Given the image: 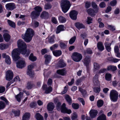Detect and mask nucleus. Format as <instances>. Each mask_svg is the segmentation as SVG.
Here are the masks:
<instances>
[{"label": "nucleus", "mask_w": 120, "mask_h": 120, "mask_svg": "<svg viewBox=\"0 0 120 120\" xmlns=\"http://www.w3.org/2000/svg\"><path fill=\"white\" fill-rule=\"evenodd\" d=\"M18 48L14 49L11 52V55L15 61H16L20 58V53L28 56L30 52V51L26 50L27 46L25 42L21 39L19 40L17 42Z\"/></svg>", "instance_id": "obj_1"}, {"label": "nucleus", "mask_w": 120, "mask_h": 120, "mask_svg": "<svg viewBox=\"0 0 120 120\" xmlns=\"http://www.w3.org/2000/svg\"><path fill=\"white\" fill-rule=\"evenodd\" d=\"M34 35V31L32 29L28 28L24 34L22 35V38L26 42H29L32 40Z\"/></svg>", "instance_id": "obj_2"}, {"label": "nucleus", "mask_w": 120, "mask_h": 120, "mask_svg": "<svg viewBox=\"0 0 120 120\" xmlns=\"http://www.w3.org/2000/svg\"><path fill=\"white\" fill-rule=\"evenodd\" d=\"M61 6L63 11L64 13H66L70 7V2L67 0L61 1Z\"/></svg>", "instance_id": "obj_3"}, {"label": "nucleus", "mask_w": 120, "mask_h": 120, "mask_svg": "<svg viewBox=\"0 0 120 120\" xmlns=\"http://www.w3.org/2000/svg\"><path fill=\"white\" fill-rule=\"evenodd\" d=\"M34 9L35 11H34L31 13V16L32 19L36 18L40 15V12L42 10L41 7L40 6H37L35 7Z\"/></svg>", "instance_id": "obj_4"}, {"label": "nucleus", "mask_w": 120, "mask_h": 120, "mask_svg": "<svg viewBox=\"0 0 120 120\" xmlns=\"http://www.w3.org/2000/svg\"><path fill=\"white\" fill-rule=\"evenodd\" d=\"M71 57L74 61L78 62L82 59V56L80 53L75 52L73 53Z\"/></svg>", "instance_id": "obj_5"}, {"label": "nucleus", "mask_w": 120, "mask_h": 120, "mask_svg": "<svg viewBox=\"0 0 120 120\" xmlns=\"http://www.w3.org/2000/svg\"><path fill=\"white\" fill-rule=\"evenodd\" d=\"M110 96L112 101L114 102L116 101H117L118 97V93L116 90H112L110 91Z\"/></svg>", "instance_id": "obj_6"}, {"label": "nucleus", "mask_w": 120, "mask_h": 120, "mask_svg": "<svg viewBox=\"0 0 120 120\" xmlns=\"http://www.w3.org/2000/svg\"><path fill=\"white\" fill-rule=\"evenodd\" d=\"M43 90H45V93L46 94H48L51 93L52 91V89L51 86L48 87L46 85H44L42 87Z\"/></svg>", "instance_id": "obj_7"}, {"label": "nucleus", "mask_w": 120, "mask_h": 120, "mask_svg": "<svg viewBox=\"0 0 120 120\" xmlns=\"http://www.w3.org/2000/svg\"><path fill=\"white\" fill-rule=\"evenodd\" d=\"M61 111L62 113H67L68 114H70L72 112L71 110L66 108L65 105L64 103L61 106Z\"/></svg>", "instance_id": "obj_8"}, {"label": "nucleus", "mask_w": 120, "mask_h": 120, "mask_svg": "<svg viewBox=\"0 0 120 120\" xmlns=\"http://www.w3.org/2000/svg\"><path fill=\"white\" fill-rule=\"evenodd\" d=\"M5 7L7 10L11 11L15 8V4L13 3H10L6 4Z\"/></svg>", "instance_id": "obj_9"}, {"label": "nucleus", "mask_w": 120, "mask_h": 120, "mask_svg": "<svg viewBox=\"0 0 120 120\" xmlns=\"http://www.w3.org/2000/svg\"><path fill=\"white\" fill-rule=\"evenodd\" d=\"M13 76V72L11 71H7L6 73V79L7 80L10 81L12 79Z\"/></svg>", "instance_id": "obj_10"}, {"label": "nucleus", "mask_w": 120, "mask_h": 120, "mask_svg": "<svg viewBox=\"0 0 120 120\" xmlns=\"http://www.w3.org/2000/svg\"><path fill=\"white\" fill-rule=\"evenodd\" d=\"M77 14L78 13L77 11L75 10H73L70 12L69 15L72 19L76 20L77 18Z\"/></svg>", "instance_id": "obj_11"}, {"label": "nucleus", "mask_w": 120, "mask_h": 120, "mask_svg": "<svg viewBox=\"0 0 120 120\" xmlns=\"http://www.w3.org/2000/svg\"><path fill=\"white\" fill-rule=\"evenodd\" d=\"M17 67L19 68H22L25 66V61L23 60L19 61L16 63Z\"/></svg>", "instance_id": "obj_12"}, {"label": "nucleus", "mask_w": 120, "mask_h": 120, "mask_svg": "<svg viewBox=\"0 0 120 120\" xmlns=\"http://www.w3.org/2000/svg\"><path fill=\"white\" fill-rule=\"evenodd\" d=\"M90 59L89 56H86L83 60V62L84 64L87 67L90 62Z\"/></svg>", "instance_id": "obj_13"}, {"label": "nucleus", "mask_w": 120, "mask_h": 120, "mask_svg": "<svg viewBox=\"0 0 120 120\" xmlns=\"http://www.w3.org/2000/svg\"><path fill=\"white\" fill-rule=\"evenodd\" d=\"M98 113V111L96 110L92 109L90 111V114L91 118H95Z\"/></svg>", "instance_id": "obj_14"}, {"label": "nucleus", "mask_w": 120, "mask_h": 120, "mask_svg": "<svg viewBox=\"0 0 120 120\" xmlns=\"http://www.w3.org/2000/svg\"><path fill=\"white\" fill-rule=\"evenodd\" d=\"M97 46L98 49L101 51L104 50L105 48L103 43L101 41L97 43Z\"/></svg>", "instance_id": "obj_15"}, {"label": "nucleus", "mask_w": 120, "mask_h": 120, "mask_svg": "<svg viewBox=\"0 0 120 120\" xmlns=\"http://www.w3.org/2000/svg\"><path fill=\"white\" fill-rule=\"evenodd\" d=\"M55 106L53 103L50 102L48 104L47 106V108L49 111H52L54 108Z\"/></svg>", "instance_id": "obj_16"}, {"label": "nucleus", "mask_w": 120, "mask_h": 120, "mask_svg": "<svg viewBox=\"0 0 120 120\" xmlns=\"http://www.w3.org/2000/svg\"><path fill=\"white\" fill-rule=\"evenodd\" d=\"M49 16V13L45 11H44L41 14L40 17L42 19H47Z\"/></svg>", "instance_id": "obj_17"}, {"label": "nucleus", "mask_w": 120, "mask_h": 120, "mask_svg": "<svg viewBox=\"0 0 120 120\" xmlns=\"http://www.w3.org/2000/svg\"><path fill=\"white\" fill-rule=\"evenodd\" d=\"M44 57L45 58V63L46 64H47L49 63L51 59V57L50 55H45Z\"/></svg>", "instance_id": "obj_18"}, {"label": "nucleus", "mask_w": 120, "mask_h": 120, "mask_svg": "<svg viewBox=\"0 0 120 120\" xmlns=\"http://www.w3.org/2000/svg\"><path fill=\"white\" fill-rule=\"evenodd\" d=\"M64 26L63 25H60L58 26L57 28L56 31V33L58 34L60 33V31H63L64 30Z\"/></svg>", "instance_id": "obj_19"}, {"label": "nucleus", "mask_w": 120, "mask_h": 120, "mask_svg": "<svg viewBox=\"0 0 120 120\" xmlns=\"http://www.w3.org/2000/svg\"><path fill=\"white\" fill-rule=\"evenodd\" d=\"M75 25L76 27L79 29L82 28H85V27L82 23L77 22L75 23Z\"/></svg>", "instance_id": "obj_20"}, {"label": "nucleus", "mask_w": 120, "mask_h": 120, "mask_svg": "<svg viewBox=\"0 0 120 120\" xmlns=\"http://www.w3.org/2000/svg\"><path fill=\"white\" fill-rule=\"evenodd\" d=\"M93 81L94 84L95 85L98 84H99L98 76L97 75H96L94 77L93 79Z\"/></svg>", "instance_id": "obj_21"}, {"label": "nucleus", "mask_w": 120, "mask_h": 120, "mask_svg": "<svg viewBox=\"0 0 120 120\" xmlns=\"http://www.w3.org/2000/svg\"><path fill=\"white\" fill-rule=\"evenodd\" d=\"M57 73L60 75H64L66 74V71L65 69L58 70L57 71Z\"/></svg>", "instance_id": "obj_22"}, {"label": "nucleus", "mask_w": 120, "mask_h": 120, "mask_svg": "<svg viewBox=\"0 0 120 120\" xmlns=\"http://www.w3.org/2000/svg\"><path fill=\"white\" fill-rule=\"evenodd\" d=\"M30 114L29 113L26 112L23 115L22 120H28L30 118Z\"/></svg>", "instance_id": "obj_23"}, {"label": "nucleus", "mask_w": 120, "mask_h": 120, "mask_svg": "<svg viewBox=\"0 0 120 120\" xmlns=\"http://www.w3.org/2000/svg\"><path fill=\"white\" fill-rule=\"evenodd\" d=\"M65 98L69 104L71 105L72 103V100L69 96L68 94H66L65 95Z\"/></svg>", "instance_id": "obj_24"}, {"label": "nucleus", "mask_w": 120, "mask_h": 120, "mask_svg": "<svg viewBox=\"0 0 120 120\" xmlns=\"http://www.w3.org/2000/svg\"><path fill=\"white\" fill-rule=\"evenodd\" d=\"M4 40L7 42L9 41L10 38V36L7 33H5L3 35Z\"/></svg>", "instance_id": "obj_25"}, {"label": "nucleus", "mask_w": 120, "mask_h": 120, "mask_svg": "<svg viewBox=\"0 0 120 120\" xmlns=\"http://www.w3.org/2000/svg\"><path fill=\"white\" fill-rule=\"evenodd\" d=\"M34 86V85L32 82H28L27 83L26 88L28 89H30L32 88Z\"/></svg>", "instance_id": "obj_26"}, {"label": "nucleus", "mask_w": 120, "mask_h": 120, "mask_svg": "<svg viewBox=\"0 0 120 120\" xmlns=\"http://www.w3.org/2000/svg\"><path fill=\"white\" fill-rule=\"evenodd\" d=\"M35 117L37 120H44L43 116L38 113H37L36 114Z\"/></svg>", "instance_id": "obj_27"}, {"label": "nucleus", "mask_w": 120, "mask_h": 120, "mask_svg": "<svg viewBox=\"0 0 120 120\" xmlns=\"http://www.w3.org/2000/svg\"><path fill=\"white\" fill-rule=\"evenodd\" d=\"M53 55L56 56H58L61 54V52L60 50H56L52 52Z\"/></svg>", "instance_id": "obj_28"}, {"label": "nucleus", "mask_w": 120, "mask_h": 120, "mask_svg": "<svg viewBox=\"0 0 120 120\" xmlns=\"http://www.w3.org/2000/svg\"><path fill=\"white\" fill-rule=\"evenodd\" d=\"M23 95L22 93L20 92L19 94L15 96V98L19 102L20 101L21 98L22 97Z\"/></svg>", "instance_id": "obj_29"}, {"label": "nucleus", "mask_w": 120, "mask_h": 120, "mask_svg": "<svg viewBox=\"0 0 120 120\" xmlns=\"http://www.w3.org/2000/svg\"><path fill=\"white\" fill-rule=\"evenodd\" d=\"M97 120H106V116L104 114H102L98 117Z\"/></svg>", "instance_id": "obj_30"}, {"label": "nucleus", "mask_w": 120, "mask_h": 120, "mask_svg": "<svg viewBox=\"0 0 120 120\" xmlns=\"http://www.w3.org/2000/svg\"><path fill=\"white\" fill-rule=\"evenodd\" d=\"M29 59L32 61H34L37 59L36 57L34 56L33 53H31L29 57Z\"/></svg>", "instance_id": "obj_31"}, {"label": "nucleus", "mask_w": 120, "mask_h": 120, "mask_svg": "<svg viewBox=\"0 0 120 120\" xmlns=\"http://www.w3.org/2000/svg\"><path fill=\"white\" fill-rule=\"evenodd\" d=\"M107 69L108 70L114 71L117 69V68L115 66L110 65L107 67Z\"/></svg>", "instance_id": "obj_32"}, {"label": "nucleus", "mask_w": 120, "mask_h": 120, "mask_svg": "<svg viewBox=\"0 0 120 120\" xmlns=\"http://www.w3.org/2000/svg\"><path fill=\"white\" fill-rule=\"evenodd\" d=\"M112 75L109 73L106 74L105 75V79L107 81H110L111 79Z\"/></svg>", "instance_id": "obj_33"}, {"label": "nucleus", "mask_w": 120, "mask_h": 120, "mask_svg": "<svg viewBox=\"0 0 120 120\" xmlns=\"http://www.w3.org/2000/svg\"><path fill=\"white\" fill-rule=\"evenodd\" d=\"M58 19L59 21L62 23L65 22L66 21L65 18L62 16H60Z\"/></svg>", "instance_id": "obj_34"}, {"label": "nucleus", "mask_w": 120, "mask_h": 120, "mask_svg": "<svg viewBox=\"0 0 120 120\" xmlns=\"http://www.w3.org/2000/svg\"><path fill=\"white\" fill-rule=\"evenodd\" d=\"M8 22L9 25L11 27L13 28L15 27V23L12 21L10 20H8Z\"/></svg>", "instance_id": "obj_35"}, {"label": "nucleus", "mask_w": 120, "mask_h": 120, "mask_svg": "<svg viewBox=\"0 0 120 120\" xmlns=\"http://www.w3.org/2000/svg\"><path fill=\"white\" fill-rule=\"evenodd\" d=\"M8 46L3 43H1L0 44V49L1 50L5 49L7 48Z\"/></svg>", "instance_id": "obj_36"}, {"label": "nucleus", "mask_w": 120, "mask_h": 120, "mask_svg": "<svg viewBox=\"0 0 120 120\" xmlns=\"http://www.w3.org/2000/svg\"><path fill=\"white\" fill-rule=\"evenodd\" d=\"M52 7V5L50 4L47 3L45 4L44 8L45 10H48L51 9Z\"/></svg>", "instance_id": "obj_37"}, {"label": "nucleus", "mask_w": 120, "mask_h": 120, "mask_svg": "<svg viewBox=\"0 0 120 120\" xmlns=\"http://www.w3.org/2000/svg\"><path fill=\"white\" fill-rule=\"evenodd\" d=\"M97 104L98 106V107H100L103 105V101L102 100H99L98 101Z\"/></svg>", "instance_id": "obj_38"}, {"label": "nucleus", "mask_w": 120, "mask_h": 120, "mask_svg": "<svg viewBox=\"0 0 120 120\" xmlns=\"http://www.w3.org/2000/svg\"><path fill=\"white\" fill-rule=\"evenodd\" d=\"M66 64L64 62L61 60H60L59 62V66L60 68H63L66 66Z\"/></svg>", "instance_id": "obj_39"}, {"label": "nucleus", "mask_w": 120, "mask_h": 120, "mask_svg": "<svg viewBox=\"0 0 120 120\" xmlns=\"http://www.w3.org/2000/svg\"><path fill=\"white\" fill-rule=\"evenodd\" d=\"M87 12L89 14L92 15H94V14L95 13L94 9L91 8L88 9Z\"/></svg>", "instance_id": "obj_40"}, {"label": "nucleus", "mask_w": 120, "mask_h": 120, "mask_svg": "<svg viewBox=\"0 0 120 120\" xmlns=\"http://www.w3.org/2000/svg\"><path fill=\"white\" fill-rule=\"evenodd\" d=\"M27 74L31 77H33L34 76V72L32 70H28Z\"/></svg>", "instance_id": "obj_41"}, {"label": "nucleus", "mask_w": 120, "mask_h": 120, "mask_svg": "<svg viewBox=\"0 0 120 120\" xmlns=\"http://www.w3.org/2000/svg\"><path fill=\"white\" fill-rule=\"evenodd\" d=\"M32 25L34 27H37L39 25V23L36 21H32Z\"/></svg>", "instance_id": "obj_42"}, {"label": "nucleus", "mask_w": 120, "mask_h": 120, "mask_svg": "<svg viewBox=\"0 0 120 120\" xmlns=\"http://www.w3.org/2000/svg\"><path fill=\"white\" fill-rule=\"evenodd\" d=\"M76 39V37L74 36L72 38L69 40V43L70 44H72L75 41Z\"/></svg>", "instance_id": "obj_43"}, {"label": "nucleus", "mask_w": 120, "mask_h": 120, "mask_svg": "<svg viewBox=\"0 0 120 120\" xmlns=\"http://www.w3.org/2000/svg\"><path fill=\"white\" fill-rule=\"evenodd\" d=\"M72 108L75 109H77L79 107V105L78 104L73 103L72 105Z\"/></svg>", "instance_id": "obj_44"}, {"label": "nucleus", "mask_w": 120, "mask_h": 120, "mask_svg": "<svg viewBox=\"0 0 120 120\" xmlns=\"http://www.w3.org/2000/svg\"><path fill=\"white\" fill-rule=\"evenodd\" d=\"M55 37V36L54 35L52 36L49 39V42L50 43H52L54 42V38Z\"/></svg>", "instance_id": "obj_45"}, {"label": "nucleus", "mask_w": 120, "mask_h": 120, "mask_svg": "<svg viewBox=\"0 0 120 120\" xmlns=\"http://www.w3.org/2000/svg\"><path fill=\"white\" fill-rule=\"evenodd\" d=\"M5 106V103L2 101H0V110L4 109Z\"/></svg>", "instance_id": "obj_46"}, {"label": "nucleus", "mask_w": 120, "mask_h": 120, "mask_svg": "<svg viewBox=\"0 0 120 120\" xmlns=\"http://www.w3.org/2000/svg\"><path fill=\"white\" fill-rule=\"evenodd\" d=\"M7 57L5 59V62L8 64H10L11 63V60L9 56H7Z\"/></svg>", "instance_id": "obj_47"}, {"label": "nucleus", "mask_w": 120, "mask_h": 120, "mask_svg": "<svg viewBox=\"0 0 120 120\" xmlns=\"http://www.w3.org/2000/svg\"><path fill=\"white\" fill-rule=\"evenodd\" d=\"M94 68L95 69L97 70L100 68V66L98 64L96 63H94Z\"/></svg>", "instance_id": "obj_48"}, {"label": "nucleus", "mask_w": 120, "mask_h": 120, "mask_svg": "<svg viewBox=\"0 0 120 120\" xmlns=\"http://www.w3.org/2000/svg\"><path fill=\"white\" fill-rule=\"evenodd\" d=\"M99 6L101 8H105L106 6V4L104 2H101L99 5Z\"/></svg>", "instance_id": "obj_49"}, {"label": "nucleus", "mask_w": 120, "mask_h": 120, "mask_svg": "<svg viewBox=\"0 0 120 120\" xmlns=\"http://www.w3.org/2000/svg\"><path fill=\"white\" fill-rule=\"evenodd\" d=\"M60 47L62 49L65 48L66 46L65 44L62 42H60Z\"/></svg>", "instance_id": "obj_50"}, {"label": "nucleus", "mask_w": 120, "mask_h": 120, "mask_svg": "<svg viewBox=\"0 0 120 120\" xmlns=\"http://www.w3.org/2000/svg\"><path fill=\"white\" fill-rule=\"evenodd\" d=\"M20 111L18 110L17 111L13 110L12 112L14 114L15 116H19L20 115Z\"/></svg>", "instance_id": "obj_51"}, {"label": "nucleus", "mask_w": 120, "mask_h": 120, "mask_svg": "<svg viewBox=\"0 0 120 120\" xmlns=\"http://www.w3.org/2000/svg\"><path fill=\"white\" fill-rule=\"evenodd\" d=\"M51 21L53 23L55 24H56L57 23V21L56 18L55 17H52Z\"/></svg>", "instance_id": "obj_52"}, {"label": "nucleus", "mask_w": 120, "mask_h": 120, "mask_svg": "<svg viewBox=\"0 0 120 120\" xmlns=\"http://www.w3.org/2000/svg\"><path fill=\"white\" fill-rule=\"evenodd\" d=\"M94 91L96 93H98L100 90V89L99 87H95L94 88Z\"/></svg>", "instance_id": "obj_53"}, {"label": "nucleus", "mask_w": 120, "mask_h": 120, "mask_svg": "<svg viewBox=\"0 0 120 120\" xmlns=\"http://www.w3.org/2000/svg\"><path fill=\"white\" fill-rule=\"evenodd\" d=\"M77 117V114L75 113H74L71 117L72 120H74L76 119Z\"/></svg>", "instance_id": "obj_54"}, {"label": "nucleus", "mask_w": 120, "mask_h": 120, "mask_svg": "<svg viewBox=\"0 0 120 120\" xmlns=\"http://www.w3.org/2000/svg\"><path fill=\"white\" fill-rule=\"evenodd\" d=\"M0 98L1 99L4 101H5L7 104H9V102L5 98L3 97L2 96Z\"/></svg>", "instance_id": "obj_55"}, {"label": "nucleus", "mask_w": 120, "mask_h": 120, "mask_svg": "<svg viewBox=\"0 0 120 120\" xmlns=\"http://www.w3.org/2000/svg\"><path fill=\"white\" fill-rule=\"evenodd\" d=\"M117 3V1L116 0H113L111 2L110 4L112 6L115 5Z\"/></svg>", "instance_id": "obj_56"}, {"label": "nucleus", "mask_w": 120, "mask_h": 120, "mask_svg": "<svg viewBox=\"0 0 120 120\" xmlns=\"http://www.w3.org/2000/svg\"><path fill=\"white\" fill-rule=\"evenodd\" d=\"M108 27L109 29L113 31H114L115 30V27L111 25H108Z\"/></svg>", "instance_id": "obj_57"}, {"label": "nucleus", "mask_w": 120, "mask_h": 120, "mask_svg": "<svg viewBox=\"0 0 120 120\" xmlns=\"http://www.w3.org/2000/svg\"><path fill=\"white\" fill-rule=\"evenodd\" d=\"M86 52L88 54H91L92 53V51L89 48H87L86 50Z\"/></svg>", "instance_id": "obj_58"}, {"label": "nucleus", "mask_w": 120, "mask_h": 120, "mask_svg": "<svg viewBox=\"0 0 120 120\" xmlns=\"http://www.w3.org/2000/svg\"><path fill=\"white\" fill-rule=\"evenodd\" d=\"M82 78L79 79L77 80L76 83L77 85H78L79 83L82 81Z\"/></svg>", "instance_id": "obj_59"}, {"label": "nucleus", "mask_w": 120, "mask_h": 120, "mask_svg": "<svg viewBox=\"0 0 120 120\" xmlns=\"http://www.w3.org/2000/svg\"><path fill=\"white\" fill-rule=\"evenodd\" d=\"M58 46L57 44H55L50 48V49L51 50H52L57 48Z\"/></svg>", "instance_id": "obj_60"}, {"label": "nucleus", "mask_w": 120, "mask_h": 120, "mask_svg": "<svg viewBox=\"0 0 120 120\" xmlns=\"http://www.w3.org/2000/svg\"><path fill=\"white\" fill-rule=\"evenodd\" d=\"M91 5L94 8L98 7L97 4L94 2H92L91 3Z\"/></svg>", "instance_id": "obj_61"}, {"label": "nucleus", "mask_w": 120, "mask_h": 120, "mask_svg": "<svg viewBox=\"0 0 120 120\" xmlns=\"http://www.w3.org/2000/svg\"><path fill=\"white\" fill-rule=\"evenodd\" d=\"M5 90V88L4 87L0 86V93L4 92Z\"/></svg>", "instance_id": "obj_62"}, {"label": "nucleus", "mask_w": 120, "mask_h": 120, "mask_svg": "<svg viewBox=\"0 0 120 120\" xmlns=\"http://www.w3.org/2000/svg\"><path fill=\"white\" fill-rule=\"evenodd\" d=\"M120 12V9L117 8L115 9L114 11V13L115 14L117 15Z\"/></svg>", "instance_id": "obj_63"}, {"label": "nucleus", "mask_w": 120, "mask_h": 120, "mask_svg": "<svg viewBox=\"0 0 120 120\" xmlns=\"http://www.w3.org/2000/svg\"><path fill=\"white\" fill-rule=\"evenodd\" d=\"M36 105V102H33L31 103L30 105V107L31 108H33Z\"/></svg>", "instance_id": "obj_64"}]
</instances>
